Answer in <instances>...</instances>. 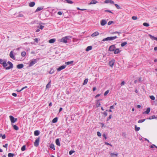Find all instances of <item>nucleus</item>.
<instances>
[{"instance_id":"obj_1","label":"nucleus","mask_w":157,"mask_h":157,"mask_svg":"<svg viewBox=\"0 0 157 157\" xmlns=\"http://www.w3.org/2000/svg\"><path fill=\"white\" fill-rule=\"evenodd\" d=\"M0 64H2L6 70H9L13 67V63L10 61H8L7 63V61L6 59H0Z\"/></svg>"},{"instance_id":"obj_2","label":"nucleus","mask_w":157,"mask_h":157,"mask_svg":"<svg viewBox=\"0 0 157 157\" xmlns=\"http://www.w3.org/2000/svg\"><path fill=\"white\" fill-rule=\"evenodd\" d=\"M71 38V37L69 36H66L63 37L60 40V42L65 43H67V40H70Z\"/></svg>"},{"instance_id":"obj_3","label":"nucleus","mask_w":157,"mask_h":157,"mask_svg":"<svg viewBox=\"0 0 157 157\" xmlns=\"http://www.w3.org/2000/svg\"><path fill=\"white\" fill-rule=\"evenodd\" d=\"M117 38L116 36H114L108 37L106 38H104L103 39V41L112 40H115Z\"/></svg>"},{"instance_id":"obj_4","label":"nucleus","mask_w":157,"mask_h":157,"mask_svg":"<svg viewBox=\"0 0 157 157\" xmlns=\"http://www.w3.org/2000/svg\"><path fill=\"white\" fill-rule=\"evenodd\" d=\"M40 140V137H38L36 139L35 142L34 143V145L35 147H37L38 146V145H39Z\"/></svg>"},{"instance_id":"obj_5","label":"nucleus","mask_w":157,"mask_h":157,"mask_svg":"<svg viewBox=\"0 0 157 157\" xmlns=\"http://www.w3.org/2000/svg\"><path fill=\"white\" fill-rule=\"evenodd\" d=\"M37 59H33L29 63V66H32L34 65L35 63H37Z\"/></svg>"},{"instance_id":"obj_6","label":"nucleus","mask_w":157,"mask_h":157,"mask_svg":"<svg viewBox=\"0 0 157 157\" xmlns=\"http://www.w3.org/2000/svg\"><path fill=\"white\" fill-rule=\"evenodd\" d=\"M10 118L11 122L12 123H14L17 120V118H15L13 116H10Z\"/></svg>"},{"instance_id":"obj_7","label":"nucleus","mask_w":157,"mask_h":157,"mask_svg":"<svg viewBox=\"0 0 157 157\" xmlns=\"http://www.w3.org/2000/svg\"><path fill=\"white\" fill-rule=\"evenodd\" d=\"M107 22V21L105 20L102 19L100 21V24L101 26H103L106 24Z\"/></svg>"},{"instance_id":"obj_8","label":"nucleus","mask_w":157,"mask_h":157,"mask_svg":"<svg viewBox=\"0 0 157 157\" xmlns=\"http://www.w3.org/2000/svg\"><path fill=\"white\" fill-rule=\"evenodd\" d=\"M115 49V46L114 45H112L109 47V50L111 52L114 51Z\"/></svg>"},{"instance_id":"obj_9","label":"nucleus","mask_w":157,"mask_h":157,"mask_svg":"<svg viewBox=\"0 0 157 157\" xmlns=\"http://www.w3.org/2000/svg\"><path fill=\"white\" fill-rule=\"evenodd\" d=\"M10 57L13 59H15V58L13 56V51H11L10 54Z\"/></svg>"},{"instance_id":"obj_10","label":"nucleus","mask_w":157,"mask_h":157,"mask_svg":"<svg viewBox=\"0 0 157 157\" xmlns=\"http://www.w3.org/2000/svg\"><path fill=\"white\" fill-rule=\"evenodd\" d=\"M104 2L106 3H109L111 4H114V2L112 0H106Z\"/></svg>"},{"instance_id":"obj_11","label":"nucleus","mask_w":157,"mask_h":157,"mask_svg":"<svg viewBox=\"0 0 157 157\" xmlns=\"http://www.w3.org/2000/svg\"><path fill=\"white\" fill-rule=\"evenodd\" d=\"M99 34V33L97 31H96V32H95L94 33H93L92 34L91 36L92 37H94V36H95L98 35Z\"/></svg>"},{"instance_id":"obj_12","label":"nucleus","mask_w":157,"mask_h":157,"mask_svg":"<svg viewBox=\"0 0 157 157\" xmlns=\"http://www.w3.org/2000/svg\"><path fill=\"white\" fill-rule=\"evenodd\" d=\"M150 108H148L146 111H145L143 113V114H148L150 111Z\"/></svg>"},{"instance_id":"obj_13","label":"nucleus","mask_w":157,"mask_h":157,"mask_svg":"<svg viewBox=\"0 0 157 157\" xmlns=\"http://www.w3.org/2000/svg\"><path fill=\"white\" fill-rule=\"evenodd\" d=\"M24 67V65L23 64H18L17 66V67L19 69L22 68Z\"/></svg>"},{"instance_id":"obj_14","label":"nucleus","mask_w":157,"mask_h":157,"mask_svg":"<svg viewBox=\"0 0 157 157\" xmlns=\"http://www.w3.org/2000/svg\"><path fill=\"white\" fill-rule=\"evenodd\" d=\"M114 51L115 54H118L120 52V51L119 48L115 49Z\"/></svg>"},{"instance_id":"obj_15","label":"nucleus","mask_w":157,"mask_h":157,"mask_svg":"<svg viewBox=\"0 0 157 157\" xmlns=\"http://www.w3.org/2000/svg\"><path fill=\"white\" fill-rule=\"evenodd\" d=\"M43 9V7L42 6L38 7L36 10L35 12H38Z\"/></svg>"},{"instance_id":"obj_16","label":"nucleus","mask_w":157,"mask_h":157,"mask_svg":"<svg viewBox=\"0 0 157 157\" xmlns=\"http://www.w3.org/2000/svg\"><path fill=\"white\" fill-rule=\"evenodd\" d=\"M98 2L96 0H92L91 1L90 3L89 4V5H91L92 4H95L97 3Z\"/></svg>"},{"instance_id":"obj_17","label":"nucleus","mask_w":157,"mask_h":157,"mask_svg":"<svg viewBox=\"0 0 157 157\" xmlns=\"http://www.w3.org/2000/svg\"><path fill=\"white\" fill-rule=\"evenodd\" d=\"M56 41L55 39H52L49 40L48 42L50 44L53 43Z\"/></svg>"},{"instance_id":"obj_18","label":"nucleus","mask_w":157,"mask_h":157,"mask_svg":"<svg viewBox=\"0 0 157 157\" xmlns=\"http://www.w3.org/2000/svg\"><path fill=\"white\" fill-rule=\"evenodd\" d=\"M40 133L39 130H36L34 131V134L35 136H38L39 135Z\"/></svg>"},{"instance_id":"obj_19","label":"nucleus","mask_w":157,"mask_h":157,"mask_svg":"<svg viewBox=\"0 0 157 157\" xmlns=\"http://www.w3.org/2000/svg\"><path fill=\"white\" fill-rule=\"evenodd\" d=\"M35 5V3L34 2H31L29 4V6L30 7H32L34 6Z\"/></svg>"},{"instance_id":"obj_20","label":"nucleus","mask_w":157,"mask_h":157,"mask_svg":"<svg viewBox=\"0 0 157 157\" xmlns=\"http://www.w3.org/2000/svg\"><path fill=\"white\" fill-rule=\"evenodd\" d=\"M110 156L111 157H115L117 156L118 155V153L114 154L111 153L110 154Z\"/></svg>"},{"instance_id":"obj_21","label":"nucleus","mask_w":157,"mask_h":157,"mask_svg":"<svg viewBox=\"0 0 157 157\" xmlns=\"http://www.w3.org/2000/svg\"><path fill=\"white\" fill-rule=\"evenodd\" d=\"M66 66V65H64L59 67V71L64 69Z\"/></svg>"},{"instance_id":"obj_22","label":"nucleus","mask_w":157,"mask_h":157,"mask_svg":"<svg viewBox=\"0 0 157 157\" xmlns=\"http://www.w3.org/2000/svg\"><path fill=\"white\" fill-rule=\"evenodd\" d=\"M92 49V47L91 46H88L86 49V51H88Z\"/></svg>"},{"instance_id":"obj_23","label":"nucleus","mask_w":157,"mask_h":157,"mask_svg":"<svg viewBox=\"0 0 157 157\" xmlns=\"http://www.w3.org/2000/svg\"><path fill=\"white\" fill-rule=\"evenodd\" d=\"M58 118L57 117H56L54 119H53L52 121V122L53 123H56L57 120H58Z\"/></svg>"},{"instance_id":"obj_24","label":"nucleus","mask_w":157,"mask_h":157,"mask_svg":"<svg viewBox=\"0 0 157 157\" xmlns=\"http://www.w3.org/2000/svg\"><path fill=\"white\" fill-rule=\"evenodd\" d=\"M49 147L50 148L55 150L54 145L53 144H50Z\"/></svg>"},{"instance_id":"obj_25","label":"nucleus","mask_w":157,"mask_h":157,"mask_svg":"<svg viewBox=\"0 0 157 157\" xmlns=\"http://www.w3.org/2000/svg\"><path fill=\"white\" fill-rule=\"evenodd\" d=\"M88 81V78H86L85 79L84 81V82L83 83V85H85L86 84Z\"/></svg>"},{"instance_id":"obj_26","label":"nucleus","mask_w":157,"mask_h":157,"mask_svg":"<svg viewBox=\"0 0 157 157\" xmlns=\"http://www.w3.org/2000/svg\"><path fill=\"white\" fill-rule=\"evenodd\" d=\"M114 62L112 61H110L109 62V64L110 66L112 67L114 65Z\"/></svg>"},{"instance_id":"obj_27","label":"nucleus","mask_w":157,"mask_h":157,"mask_svg":"<svg viewBox=\"0 0 157 157\" xmlns=\"http://www.w3.org/2000/svg\"><path fill=\"white\" fill-rule=\"evenodd\" d=\"M14 155V154L11 153H9L8 155V157H13Z\"/></svg>"},{"instance_id":"obj_28","label":"nucleus","mask_w":157,"mask_h":157,"mask_svg":"<svg viewBox=\"0 0 157 157\" xmlns=\"http://www.w3.org/2000/svg\"><path fill=\"white\" fill-rule=\"evenodd\" d=\"M13 128L16 130H17L19 129L18 127L16 125H13Z\"/></svg>"},{"instance_id":"obj_29","label":"nucleus","mask_w":157,"mask_h":157,"mask_svg":"<svg viewBox=\"0 0 157 157\" xmlns=\"http://www.w3.org/2000/svg\"><path fill=\"white\" fill-rule=\"evenodd\" d=\"M143 25L146 27H148L149 26V25L148 23L146 22H144L143 23Z\"/></svg>"},{"instance_id":"obj_30","label":"nucleus","mask_w":157,"mask_h":157,"mask_svg":"<svg viewBox=\"0 0 157 157\" xmlns=\"http://www.w3.org/2000/svg\"><path fill=\"white\" fill-rule=\"evenodd\" d=\"M135 130L136 131H138L140 129V127H137L136 125H135Z\"/></svg>"},{"instance_id":"obj_31","label":"nucleus","mask_w":157,"mask_h":157,"mask_svg":"<svg viewBox=\"0 0 157 157\" xmlns=\"http://www.w3.org/2000/svg\"><path fill=\"white\" fill-rule=\"evenodd\" d=\"M50 83H51V81L48 83L46 86V88H48L50 87Z\"/></svg>"},{"instance_id":"obj_32","label":"nucleus","mask_w":157,"mask_h":157,"mask_svg":"<svg viewBox=\"0 0 157 157\" xmlns=\"http://www.w3.org/2000/svg\"><path fill=\"white\" fill-rule=\"evenodd\" d=\"M156 118V117L155 115H153L152 116L150 117L148 119L149 120H151L152 119H155Z\"/></svg>"},{"instance_id":"obj_33","label":"nucleus","mask_w":157,"mask_h":157,"mask_svg":"<svg viewBox=\"0 0 157 157\" xmlns=\"http://www.w3.org/2000/svg\"><path fill=\"white\" fill-rule=\"evenodd\" d=\"M69 4H72L73 3V2L70 0H65Z\"/></svg>"},{"instance_id":"obj_34","label":"nucleus","mask_w":157,"mask_h":157,"mask_svg":"<svg viewBox=\"0 0 157 157\" xmlns=\"http://www.w3.org/2000/svg\"><path fill=\"white\" fill-rule=\"evenodd\" d=\"M99 100H98L97 101V105L96 106L97 107H98L100 106L101 105V104L99 102Z\"/></svg>"},{"instance_id":"obj_35","label":"nucleus","mask_w":157,"mask_h":157,"mask_svg":"<svg viewBox=\"0 0 157 157\" xmlns=\"http://www.w3.org/2000/svg\"><path fill=\"white\" fill-rule=\"evenodd\" d=\"M26 146L25 145H23L21 148V150L22 151H24L25 150Z\"/></svg>"},{"instance_id":"obj_36","label":"nucleus","mask_w":157,"mask_h":157,"mask_svg":"<svg viewBox=\"0 0 157 157\" xmlns=\"http://www.w3.org/2000/svg\"><path fill=\"white\" fill-rule=\"evenodd\" d=\"M149 36L152 40H155V37H154V36L151 35H149Z\"/></svg>"},{"instance_id":"obj_37","label":"nucleus","mask_w":157,"mask_h":157,"mask_svg":"<svg viewBox=\"0 0 157 157\" xmlns=\"http://www.w3.org/2000/svg\"><path fill=\"white\" fill-rule=\"evenodd\" d=\"M145 119H143V120H140L138 121V123H142L144 121H145Z\"/></svg>"},{"instance_id":"obj_38","label":"nucleus","mask_w":157,"mask_h":157,"mask_svg":"<svg viewBox=\"0 0 157 157\" xmlns=\"http://www.w3.org/2000/svg\"><path fill=\"white\" fill-rule=\"evenodd\" d=\"M26 55V52H23L21 53V56L23 57L25 56Z\"/></svg>"},{"instance_id":"obj_39","label":"nucleus","mask_w":157,"mask_h":157,"mask_svg":"<svg viewBox=\"0 0 157 157\" xmlns=\"http://www.w3.org/2000/svg\"><path fill=\"white\" fill-rule=\"evenodd\" d=\"M127 43L126 42H124L122 43L121 44V45L122 47H123L125 45L127 44Z\"/></svg>"},{"instance_id":"obj_40","label":"nucleus","mask_w":157,"mask_h":157,"mask_svg":"<svg viewBox=\"0 0 157 157\" xmlns=\"http://www.w3.org/2000/svg\"><path fill=\"white\" fill-rule=\"evenodd\" d=\"M73 63V61H71L70 62H66L65 64H66L67 65H69L70 64Z\"/></svg>"},{"instance_id":"obj_41","label":"nucleus","mask_w":157,"mask_h":157,"mask_svg":"<svg viewBox=\"0 0 157 157\" xmlns=\"http://www.w3.org/2000/svg\"><path fill=\"white\" fill-rule=\"evenodd\" d=\"M109 90H106L105 93H104V96H106V95L108 93H109Z\"/></svg>"},{"instance_id":"obj_42","label":"nucleus","mask_w":157,"mask_h":157,"mask_svg":"<svg viewBox=\"0 0 157 157\" xmlns=\"http://www.w3.org/2000/svg\"><path fill=\"white\" fill-rule=\"evenodd\" d=\"M75 152V151L73 150H71L69 152V154L70 155H72L73 153Z\"/></svg>"},{"instance_id":"obj_43","label":"nucleus","mask_w":157,"mask_h":157,"mask_svg":"<svg viewBox=\"0 0 157 157\" xmlns=\"http://www.w3.org/2000/svg\"><path fill=\"white\" fill-rule=\"evenodd\" d=\"M56 143L58 146H59V139H57L56 140Z\"/></svg>"},{"instance_id":"obj_44","label":"nucleus","mask_w":157,"mask_h":157,"mask_svg":"<svg viewBox=\"0 0 157 157\" xmlns=\"http://www.w3.org/2000/svg\"><path fill=\"white\" fill-rule=\"evenodd\" d=\"M150 98L153 100H154L155 99V98L154 96L151 95L150 96Z\"/></svg>"},{"instance_id":"obj_45","label":"nucleus","mask_w":157,"mask_h":157,"mask_svg":"<svg viewBox=\"0 0 157 157\" xmlns=\"http://www.w3.org/2000/svg\"><path fill=\"white\" fill-rule=\"evenodd\" d=\"M114 23L113 21H109L108 23V25H110L112 24L113 23Z\"/></svg>"},{"instance_id":"obj_46","label":"nucleus","mask_w":157,"mask_h":157,"mask_svg":"<svg viewBox=\"0 0 157 157\" xmlns=\"http://www.w3.org/2000/svg\"><path fill=\"white\" fill-rule=\"evenodd\" d=\"M34 40L36 42V43H38L39 40H40V39H38V38H35L34 39Z\"/></svg>"},{"instance_id":"obj_47","label":"nucleus","mask_w":157,"mask_h":157,"mask_svg":"<svg viewBox=\"0 0 157 157\" xmlns=\"http://www.w3.org/2000/svg\"><path fill=\"white\" fill-rule=\"evenodd\" d=\"M54 70L53 69H51L49 73L50 74H52L54 72Z\"/></svg>"},{"instance_id":"obj_48","label":"nucleus","mask_w":157,"mask_h":157,"mask_svg":"<svg viewBox=\"0 0 157 157\" xmlns=\"http://www.w3.org/2000/svg\"><path fill=\"white\" fill-rule=\"evenodd\" d=\"M132 18L133 20H137V17H136V16H132Z\"/></svg>"},{"instance_id":"obj_49","label":"nucleus","mask_w":157,"mask_h":157,"mask_svg":"<svg viewBox=\"0 0 157 157\" xmlns=\"http://www.w3.org/2000/svg\"><path fill=\"white\" fill-rule=\"evenodd\" d=\"M114 5L117 9H120V7L118 4H115Z\"/></svg>"},{"instance_id":"obj_50","label":"nucleus","mask_w":157,"mask_h":157,"mask_svg":"<svg viewBox=\"0 0 157 157\" xmlns=\"http://www.w3.org/2000/svg\"><path fill=\"white\" fill-rule=\"evenodd\" d=\"M37 27L38 28H39L41 29H42L44 27V26L41 25L39 27V26H38Z\"/></svg>"},{"instance_id":"obj_51","label":"nucleus","mask_w":157,"mask_h":157,"mask_svg":"<svg viewBox=\"0 0 157 157\" xmlns=\"http://www.w3.org/2000/svg\"><path fill=\"white\" fill-rule=\"evenodd\" d=\"M77 9H78V10H81V11H84V10H86V9H80V8H79L78 7H77Z\"/></svg>"},{"instance_id":"obj_52","label":"nucleus","mask_w":157,"mask_h":157,"mask_svg":"<svg viewBox=\"0 0 157 157\" xmlns=\"http://www.w3.org/2000/svg\"><path fill=\"white\" fill-rule=\"evenodd\" d=\"M104 11L105 12H109L110 13H113L112 12H111V11L109 10H105Z\"/></svg>"},{"instance_id":"obj_53","label":"nucleus","mask_w":157,"mask_h":157,"mask_svg":"<svg viewBox=\"0 0 157 157\" xmlns=\"http://www.w3.org/2000/svg\"><path fill=\"white\" fill-rule=\"evenodd\" d=\"M97 134L98 136H101V134L99 132H97Z\"/></svg>"},{"instance_id":"obj_54","label":"nucleus","mask_w":157,"mask_h":157,"mask_svg":"<svg viewBox=\"0 0 157 157\" xmlns=\"http://www.w3.org/2000/svg\"><path fill=\"white\" fill-rule=\"evenodd\" d=\"M112 117L111 115H110L109 117L107 119V121H108L110 119H111Z\"/></svg>"},{"instance_id":"obj_55","label":"nucleus","mask_w":157,"mask_h":157,"mask_svg":"<svg viewBox=\"0 0 157 157\" xmlns=\"http://www.w3.org/2000/svg\"><path fill=\"white\" fill-rule=\"evenodd\" d=\"M125 84V82H124V81H123L121 83V86H123Z\"/></svg>"},{"instance_id":"obj_56","label":"nucleus","mask_w":157,"mask_h":157,"mask_svg":"<svg viewBox=\"0 0 157 157\" xmlns=\"http://www.w3.org/2000/svg\"><path fill=\"white\" fill-rule=\"evenodd\" d=\"M7 146H8V144H6L5 145H4L3 146V147L6 148H7Z\"/></svg>"},{"instance_id":"obj_57","label":"nucleus","mask_w":157,"mask_h":157,"mask_svg":"<svg viewBox=\"0 0 157 157\" xmlns=\"http://www.w3.org/2000/svg\"><path fill=\"white\" fill-rule=\"evenodd\" d=\"M103 137H104L105 139H107V137H106V135L105 134H103Z\"/></svg>"},{"instance_id":"obj_58","label":"nucleus","mask_w":157,"mask_h":157,"mask_svg":"<svg viewBox=\"0 0 157 157\" xmlns=\"http://www.w3.org/2000/svg\"><path fill=\"white\" fill-rule=\"evenodd\" d=\"M12 95L14 97L17 96V94L15 93H13Z\"/></svg>"},{"instance_id":"obj_59","label":"nucleus","mask_w":157,"mask_h":157,"mask_svg":"<svg viewBox=\"0 0 157 157\" xmlns=\"http://www.w3.org/2000/svg\"><path fill=\"white\" fill-rule=\"evenodd\" d=\"M105 144H106V145H110L111 146H112L110 144H109V143H108V142H105Z\"/></svg>"},{"instance_id":"obj_60","label":"nucleus","mask_w":157,"mask_h":157,"mask_svg":"<svg viewBox=\"0 0 157 157\" xmlns=\"http://www.w3.org/2000/svg\"><path fill=\"white\" fill-rule=\"evenodd\" d=\"M103 114L105 116H106L107 115V113H106V112H105L103 113Z\"/></svg>"},{"instance_id":"obj_61","label":"nucleus","mask_w":157,"mask_h":157,"mask_svg":"<svg viewBox=\"0 0 157 157\" xmlns=\"http://www.w3.org/2000/svg\"><path fill=\"white\" fill-rule=\"evenodd\" d=\"M5 138H6V136H5V134H4L2 136V139H5Z\"/></svg>"},{"instance_id":"obj_62","label":"nucleus","mask_w":157,"mask_h":157,"mask_svg":"<svg viewBox=\"0 0 157 157\" xmlns=\"http://www.w3.org/2000/svg\"><path fill=\"white\" fill-rule=\"evenodd\" d=\"M27 88V86H25L24 87H23L21 90H23L24 89L26 88Z\"/></svg>"},{"instance_id":"obj_63","label":"nucleus","mask_w":157,"mask_h":157,"mask_svg":"<svg viewBox=\"0 0 157 157\" xmlns=\"http://www.w3.org/2000/svg\"><path fill=\"white\" fill-rule=\"evenodd\" d=\"M120 33H121L120 32L116 31L113 33H117L118 34H119Z\"/></svg>"},{"instance_id":"obj_64","label":"nucleus","mask_w":157,"mask_h":157,"mask_svg":"<svg viewBox=\"0 0 157 157\" xmlns=\"http://www.w3.org/2000/svg\"><path fill=\"white\" fill-rule=\"evenodd\" d=\"M155 145L154 144H152L150 146V147L151 148H153L154 147H155Z\"/></svg>"}]
</instances>
